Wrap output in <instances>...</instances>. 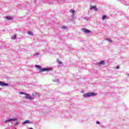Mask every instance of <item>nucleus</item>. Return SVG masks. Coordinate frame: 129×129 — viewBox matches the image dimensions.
I'll use <instances>...</instances> for the list:
<instances>
[{
  "label": "nucleus",
  "instance_id": "obj_1",
  "mask_svg": "<svg viewBox=\"0 0 129 129\" xmlns=\"http://www.w3.org/2000/svg\"><path fill=\"white\" fill-rule=\"evenodd\" d=\"M35 68H36L37 69V70H38L39 72H44V71H51V70H52V69H50V68H44L42 69V67H41L39 65H35Z\"/></svg>",
  "mask_w": 129,
  "mask_h": 129
},
{
  "label": "nucleus",
  "instance_id": "obj_2",
  "mask_svg": "<svg viewBox=\"0 0 129 129\" xmlns=\"http://www.w3.org/2000/svg\"><path fill=\"white\" fill-rule=\"evenodd\" d=\"M23 98L25 99H29V100H34V98L33 97H31L30 94H25V96H23Z\"/></svg>",
  "mask_w": 129,
  "mask_h": 129
},
{
  "label": "nucleus",
  "instance_id": "obj_3",
  "mask_svg": "<svg viewBox=\"0 0 129 129\" xmlns=\"http://www.w3.org/2000/svg\"><path fill=\"white\" fill-rule=\"evenodd\" d=\"M95 95L94 93H87L83 95V97H90V96H93Z\"/></svg>",
  "mask_w": 129,
  "mask_h": 129
},
{
  "label": "nucleus",
  "instance_id": "obj_4",
  "mask_svg": "<svg viewBox=\"0 0 129 129\" xmlns=\"http://www.w3.org/2000/svg\"><path fill=\"white\" fill-rule=\"evenodd\" d=\"M70 13H71L72 15H71V18L72 19H75V17H74V15H75V10H73L71 9L69 11Z\"/></svg>",
  "mask_w": 129,
  "mask_h": 129
},
{
  "label": "nucleus",
  "instance_id": "obj_5",
  "mask_svg": "<svg viewBox=\"0 0 129 129\" xmlns=\"http://www.w3.org/2000/svg\"><path fill=\"white\" fill-rule=\"evenodd\" d=\"M0 86H2L3 87H4V86H7V87H9V86H10V85L4 82L0 81Z\"/></svg>",
  "mask_w": 129,
  "mask_h": 129
},
{
  "label": "nucleus",
  "instance_id": "obj_6",
  "mask_svg": "<svg viewBox=\"0 0 129 129\" xmlns=\"http://www.w3.org/2000/svg\"><path fill=\"white\" fill-rule=\"evenodd\" d=\"M82 32H84V33H85L86 34H89L90 33H91V31L86 28H83L82 29Z\"/></svg>",
  "mask_w": 129,
  "mask_h": 129
},
{
  "label": "nucleus",
  "instance_id": "obj_7",
  "mask_svg": "<svg viewBox=\"0 0 129 129\" xmlns=\"http://www.w3.org/2000/svg\"><path fill=\"white\" fill-rule=\"evenodd\" d=\"M94 10V11H96V12H97L98 11V9L96 8V6H92L91 5H90V10L92 11V10Z\"/></svg>",
  "mask_w": 129,
  "mask_h": 129
},
{
  "label": "nucleus",
  "instance_id": "obj_8",
  "mask_svg": "<svg viewBox=\"0 0 129 129\" xmlns=\"http://www.w3.org/2000/svg\"><path fill=\"white\" fill-rule=\"evenodd\" d=\"M17 118L9 119L5 121V123H7V122H10V121H16Z\"/></svg>",
  "mask_w": 129,
  "mask_h": 129
},
{
  "label": "nucleus",
  "instance_id": "obj_9",
  "mask_svg": "<svg viewBox=\"0 0 129 129\" xmlns=\"http://www.w3.org/2000/svg\"><path fill=\"white\" fill-rule=\"evenodd\" d=\"M97 65H98V66H100V65H105V61L102 60L101 61H99L97 63Z\"/></svg>",
  "mask_w": 129,
  "mask_h": 129
},
{
  "label": "nucleus",
  "instance_id": "obj_10",
  "mask_svg": "<svg viewBox=\"0 0 129 129\" xmlns=\"http://www.w3.org/2000/svg\"><path fill=\"white\" fill-rule=\"evenodd\" d=\"M27 123H31V122H30V121L29 120H26L24 121V122H22V124H23V125L26 124Z\"/></svg>",
  "mask_w": 129,
  "mask_h": 129
},
{
  "label": "nucleus",
  "instance_id": "obj_11",
  "mask_svg": "<svg viewBox=\"0 0 129 129\" xmlns=\"http://www.w3.org/2000/svg\"><path fill=\"white\" fill-rule=\"evenodd\" d=\"M6 19H7L8 21H12L13 20V18L11 17H6Z\"/></svg>",
  "mask_w": 129,
  "mask_h": 129
},
{
  "label": "nucleus",
  "instance_id": "obj_12",
  "mask_svg": "<svg viewBox=\"0 0 129 129\" xmlns=\"http://www.w3.org/2000/svg\"><path fill=\"white\" fill-rule=\"evenodd\" d=\"M60 28L62 29V30H68V27L67 26H61Z\"/></svg>",
  "mask_w": 129,
  "mask_h": 129
},
{
  "label": "nucleus",
  "instance_id": "obj_13",
  "mask_svg": "<svg viewBox=\"0 0 129 129\" xmlns=\"http://www.w3.org/2000/svg\"><path fill=\"white\" fill-rule=\"evenodd\" d=\"M56 61L59 65H61V64H62V62L60 61V59H59L58 58L56 59Z\"/></svg>",
  "mask_w": 129,
  "mask_h": 129
},
{
  "label": "nucleus",
  "instance_id": "obj_14",
  "mask_svg": "<svg viewBox=\"0 0 129 129\" xmlns=\"http://www.w3.org/2000/svg\"><path fill=\"white\" fill-rule=\"evenodd\" d=\"M11 38L12 40H16V39H17V35H15L13 36H12Z\"/></svg>",
  "mask_w": 129,
  "mask_h": 129
},
{
  "label": "nucleus",
  "instance_id": "obj_15",
  "mask_svg": "<svg viewBox=\"0 0 129 129\" xmlns=\"http://www.w3.org/2000/svg\"><path fill=\"white\" fill-rule=\"evenodd\" d=\"M54 82H58L59 83V79L57 78H55L53 80H52Z\"/></svg>",
  "mask_w": 129,
  "mask_h": 129
},
{
  "label": "nucleus",
  "instance_id": "obj_16",
  "mask_svg": "<svg viewBox=\"0 0 129 129\" xmlns=\"http://www.w3.org/2000/svg\"><path fill=\"white\" fill-rule=\"evenodd\" d=\"M106 40L110 43H111L112 42V40L110 39V38H106Z\"/></svg>",
  "mask_w": 129,
  "mask_h": 129
},
{
  "label": "nucleus",
  "instance_id": "obj_17",
  "mask_svg": "<svg viewBox=\"0 0 129 129\" xmlns=\"http://www.w3.org/2000/svg\"><path fill=\"white\" fill-rule=\"evenodd\" d=\"M27 33L28 35H30V36H33V33L32 31H29Z\"/></svg>",
  "mask_w": 129,
  "mask_h": 129
},
{
  "label": "nucleus",
  "instance_id": "obj_18",
  "mask_svg": "<svg viewBox=\"0 0 129 129\" xmlns=\"http://www.w3.org/2000/svg\"><path fill=\"white\" fill-rule=\"evenodd\" d=\"M105 19H106V15H103L102 17V20H103V21H104V20H105Z\"/></svg>",
  "mask_w": 129,
  "mask_h": 129
},
{
  "label": "nucleus",
  "instance_id": "obj_19",
  "mask_svg": "<svg viewBox=\"0 0 129 129\" xmlns=\"http://www.w3.org/2000/svg\"><path fill=\"white\" fill-rule=\"evenodd\" d=\"M32 95H33V96H37V95H38V93H32Z\"/></svg>",
  "mask_w": 129,
  "mask_h": 129
},
{
  "label": "nucleus",
  "instance_id": "obj_20",
  "mask_svg": "<svg viewBox=\"0 0 129 129\" xmlns=\"http://www.w3.org/2000/svg\"><path fill=\"white\" fill-rule=\"evenodd\" d=\"M34 56H39V53H36L35 54H34Z\"/></svg>",
  "mask_w": 129,
  "mask_h": 129
},
{
  "label": "nucleus",
  "instance_id": "obj_21",
  "mask_svg": "<svg viewBox=\"0 0 129 129\" xmlns=\"http://www.w3.org/2000/svg\"><path fill=\"white\" fill-rule=\"evenodd\" d=\"M20 93H21V94H24V95H26V93H24V92H21Z\"/></svg>",
  "mask_w": 129,
  "mask_h": 129
},
{
  "label": "nucleus",
  "instance_id": "obj_22",
  "mask_svg": "<svg viewBox=\"0 0 129 129\" xmlns=\"http://www.w3.org/2000/svg\"><path fill=\"white\" fill-rule=\"evenodd\" d=\"M96 123H97V124H99L100 123V122L97 121L96 122Z\"/></svg>",
  "mask_w": 129,
  "mask_h": 129
},
{
  "label": "nucleus",
  "instance_id": "obj_23",
  "mask_svg": "<svg viewBox=\"0 0 129 129\" xmlns=\"http://www.w3.org/2000/svg\"><path fill=\"white\" fill-rule=\"evenodd\" d=\"M84 20H86V21H88V18H84Z\"/></svg>",
  "mask_w": 129,
  "mask_h": 129
},
{
  "label": "nucleus",
  "instance_id": "obj_24",
  "mask_svg": "<svg viewBox=\"0 0 129 129\" xmlns=\"http://www.w3.org/2000/svg\"><path fill=\"white\" fill-rule=\"evenodd\" d=\"M116 69H119V66H117L116 67Z\"/></svg>",
  "mask_w": 129,
  "mask_h": 129
},
{
  "label": "nucleus",
  "instance_id": "obj_25",
  "mask_svg": "<svg viewBox=\"0 0 129 129\" xmlns=\"http://www.w3.org/2000/svg\"><path fill=\"white\" fill-rule=\"evenodd\" d=\"M19 124V122H17L15 124V125H18Z\"/></svg>",
  "mask_w": 129,
  "mask_h": 129
},
{
  "label": "nucleus",
  "instance_id": "obj_26",
  "mask_svg": "<svg viewBox=\"0 0 129 129\" xmlns=\"http://www.w3.org/2000/svg\"><path fill=\"white\" fill-rule=\"evenodd\" d=\"M127 75L128 76H129V74H128Z\"/></svg>",
  "mask_w": 129,
  "mask_h": 129
},
{
  "label": "nucleus",
  "instance_id": "obj_27",
  "mask_svg": "<svg viewBox=\"0 0 129 129\" xmlns=\"http://www.w3.org/2000/svg\"><path fill=\"white\" fill-rule=\"evenodd\" d=\"M0 90H2V88H0Z\"/></svg>",
  "mask_w": 129,
  "mask_h": 129
}]
</instances>
